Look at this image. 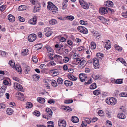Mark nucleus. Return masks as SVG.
I'll list each match as a JSON object with an SVG mask.
<instances>
[{"label": "nucleus", "instance_id": "nucleus-9", "mask_svg": "<svg viewBox=\"0 0 127 127\" xmlns=\"http://www.w3.org/2000/svg\"><path fill=\"white\" fill-rule=\"evenodd\" d=\"M36 38V35L35 34H32L29 35L28 37L29 41L30 42L34 41Z\"/></svg>", "mask_w": 127, "mask_h": 127}, {"label": "nucleus", "instance_id": "nucleus-31", "mask_svg": "<svg viewBox=\"0 0 127 127\" xmlns=\"http://www.w3.org/2000/svg\"><path fill=\"white\" fill-rule=\"evenodd\" d=\"M40 6H34L33 9V12H38L40 9Z\"/></svg>", "mask_w": 127, "mask_h": 127}, {"label": "nucleus", "instance_id": "nucleus-37", "mask_svg": "<svg viewBox=\"0 0 127 127\" xmlns=\"http://www.w3.org/2000/svg\"><path fill=\"white\" fill-rule=\"evenodd\" d=\"M9 64L10 65V66L13 68H15V64L13 61L12 60H10L9 62Z\"/></svg>", "mask_w": 127, "mask_h": 127}, {"label": "nucleus", "instance_id": "nucleus-11", "mask_svg": "<svg viewBox=\"0 0 127 127\" xmlns=\"http://www.w3.org/2000/svg\"><path fill=\"white\" fill-rule=\"evenodd\" d=\"M93 64L95 66V69L98 68L99 67V64L98 60L96 58H95L93 59Z\"/></svg>", "mask_w": 127, "mask_h": 127}, {"label": "nucleus", "instance_id": "nucleus-10", "mask_svg": "<svg viewBox=\"0 0 127 127\" xmlns=\"http://www.w3.org/2000/svg\"><path fill=\"white\" fill-rule=\"evenodd\" d=\"M79 76L81 82H83L85 81H87V77L86 74L83 73H81L79 75Z\"/></svg>", "mask_w": 127, "mask_h": 127}, {"label": "nucleus", "instance_id": "nucleus-61", "mask_svg": "<svg viewBox=\"0 0 127 127\" xmlns=\"http://www.w3.org/2000/svg\"><path fill=\"white\" fill-rule=\"evenodd\" d=\"M92 77L95 80H97L98 78H100L98 76V75H96L94 74L92 75Z\"/></svg>", "mask_w": 127, "mask_h": 127}, {"label": "nucleus", "instance_id": "nucleus-12", "mask_svg": "<svg viewBox=\"0 0 127 127\" xmlns=\"http://www.w3.org/2000/svg\"><path fill=\"white\" fill-rule=\"evenodd\" d=\"M104 44L105 45V47L106 49H109L111 47L110 42L109 40H105L104 41Z\"/></svg>", "mask_w": 127, "mask_h": 127}, {"label": "nucleus", "instance_id": "nucleus-22", "mask_svg": "<svg viewBox=\"0 0 127 127\" xmlns=\"http://www.w3.org/2000/svg\"><path fill=\"white\" fill-rule=\"evenodd\" d=\"M42 46L41 44H37L34 46V47L36 50H38L41 49Z\"/></svg>", "mask_w": 127, "mask_h": 127}, {"label": "nucleus", "instance_id": "nucleus-21", "mask_svg": "<svg viewBox=\"0 0 127 127\" xmlns=\"http://www.w3.org/2000/svg\"><path fill=\"white\" fill-rule=\"evenodd\" d=\"M64 83L65 86H70L72 85V83L68 80H65L64 81Z\"/></svg>", "mask_w": 127, "mask_h": 127}, {"label": "nucleus", "instance_id": "nucleus-17", "mask_svg": "<svg viewBox=\"0 0 127 127\" xmlns=\"http://www.w3.org/2000/svg\"><path fill=\"white\" fill-rule=\"evenodd\" d=\"M53 58V59H54L55 60L56 62H58L61 60L62 57L61 56L55 55L54 56Z\"/></svg>", "mask_w": 127, "mask_h": 127}, {"label": "nucleus", "instance_id": "nucleus-2", "mask_svg": "<svg viewBox=\"0 0 127 127\" xmlns=\"http://www.w3.org/2000/svg\"><path fill=\"white\" fill-rule=\"evenodd\" d=\"M46 48L47 50V55L48 56L51 60H53V54L54 52L53 49L50 46H46Z\"/></svg>", "mask_w": 127, "mask_h": 127}, {"label": "nucleus", "instance_id": "nucleus-5", "mask_svg": "<svg viewBox=\"0 0 127 127\" xmlns=\"http://www.w3.org/2000/svg\"><path fill=\"white\" fill-rule=\"evenodd\" d=\"M13 87L15 89L20 91H22L23 88L22 86L21 85L17 82L14 83Z\"/></svg>", "mask_w": 127, "mask_h": 127}, {"label": "nucleus", "instance_id": "nucleus-13", "mask_svg": "<svg viewBox=\"0 0 127 127\" xmlns=\"http://www.w3.org/2000/svg\"><path fill=\"white\" fill-rule=\"evenodd\" d=\"M58 125L60 127H65L66 126V122L64 120H60L58 121Z\"/></svg>", "mask_w": 127, "mask_h": 127}, {"label": "nucleus", "instance_id": "nucleus-51", "mask_svg": "<svg viewBox=\"0 0 127 127\" xmlns=\"http://www.w3.org/2000/svg\"><path fill=\"white\" fill-rule=\"evenodd\" d=\"M73 102V100L72 99H67L64 101V103L66 104L70 103H72Z\"/></svg>", "mask_w": 127, "mask_h": 127}, {"label": "nucleus", "instance_id": "nucleus-18", "mask_svg": "<svg viewBox=\"0 0 127 127\" xmlns=\"http://www.w3.org/2000/svg\"><path fill=\"white\" fill-rule=\"evenodd\" d=\"M50 72L52 74L53 76H56L59 74V72L57 69L51 70L50 71Z\"/></svg>", "mask_w": 127, "mask_h": 127}, {"label": "nucleus", "instance_id": "nucleus-47", "mask_svg": "<svg viewBox=\"0 0 127 127\" xmlns=\"http://www.w3.org/2000/svg\"><path fill=\"white\" fill-rule=\"evenodd\" d=\"M87 81H86L85 83L88 84H90L92 82V79L90 77H87Z\"/></svg>", "mask_w": 127, "mask_h": 127}, {"label": "nucleus", "instance_id": "nucleus-36", "mask_svg": "<svg viewBox=\"0 0 127 127\" xmlns=\"http://www.w3.org/2000/svg\"><path fill=\"white\" fill-rule=\"evenodd\" d=\"M8 115H11L13 112V110L10 108H8L6 111Z\"/></svg>", "mask_w": 127, "mask_h": 127}, {"label": "nucleus", "instance_id": "nucleus-59", "mask_svg": "<svg viewBox=\"0 0 127 127\" xmlns=\"http://www.w3.org/2000/svg\"><path fill=\"white\" fill-rule=\"evenodd\" d=\"M72 49V48L69 46H68L67 48V49H65L64 50V52L65 53H66L70 51Z\"/></svg>", "mask_w": 127, "mask_h": 127}, {"label": "nucleus", "instance_id": "nucleus-30", "mask_svg": "<svg viewBox=\"0 0 127 127\" xmlns=\"http://www.w3.org/2000/svg\"><path fill=\"white\" fill-rule=\"evenodd\" d=\"M37 101L39 102L41 104H43L45 102V99L44 98L39 97L38 98Z\"/></svg>", "mask_w": 127, "mask_h": 127}, {"label": "nucleus", "instance_id": "nucleus-41", "mask_svg": "<svg viewBox=\"0 0 127 127\" xmlns=\"http://www.w3.org/2000/svg\"><path fill=\"white\" fill-rule=\"evenodd\" d=\"M97 87L96 84L95 83H94L92 84L90 87V88L91 89H94Z\"/></svg>", "mask_w": 127, "mask_h": 127}, {"label": "nucleus", "instance_id": "nucleus-33", "mask_svg": "<svg viewBox=\"0 0 127 127\" xmlns=\"http://www.w3.org/2000/svg\"><path fill=\"white\" fill-rule=\"evenodd\" d=\"M96 56L100 60H102L103 58V54L101 53H98L96 54Z\"/></svg>", "mask_w": 127, "mask_h": 127}, {"label": "nucleus", "instance_id": "nucleus-1", "mask_svg": "<svg viewBox=\"0 0 127 127\" xmlns=\"http://www.w3.org/2000/svg\"><path fill=\"white\" fill-rule=\"evenodd\" d=\"M47 8L52 12L57 13L58 10L57 7L54 5L51 2H48Z\"/></svg>", "mask_w": 127, "mask_h": 127}, {"label": "nucleus", "instance_id": "nucleus-46", "mask_svg": "<svg viewBox=\"0 0 127 127\" xmlns=\"http://www.w3.org/2000/svg\"><path fill=\"white\" fill-rule=\"evenodd\" d=\"M93 35L94 36L99 37L100 36V34L98 33L97 31H94L93 32Z\"/></svg>", "mask_w": 127, "mask_h": 127}, {"label": "nucleus", "instance_id": "nucleus-8", "mask_svg": "<svg viewBox=\"0 0 127 127\" xmlns=\"http://www.w3.org/2000/svg\"><path fill=\"white\" fill-rule=\"evenodd\" d=\"M77 29L80 32L84 34H86L88 32L87 29L83 26H78Z\"/></svg>", "mask_w": 127, "mask_h": 127}, {"label": "nucleus", "instance_id": "nucleus-39", "mask_svg": "<svg viewBox=\"0 0 127 127\" xmlns=\"http://www.w3.org/2000/svg\"><path fill=\"white\" fill-rule=\"evenodd\" d=\"M51 85L54 87H56L57 86L56 82L54 80H52L51 82Z\"/></svg>", "mask_w": 127, "mask_h": 127}, {"label": "nucleus", "instance_id": "nucleus-53", "mask_svg": "<svg viewBox=\"0 0 127 127\" xmlns=\"http://www.w3.org/2000/svg\"><path fill=\"white\" fill-rule=\"evenodd\" d=\"M6 6L5 5H3L0 7V11H3L6 8Z\"/></svg>", "mask_w": 127, "mask_h": 127}, {"label": "nucleus", "instance_id": "nucleus-26", "mask_svg": "<svg viewBox=\"0 0 127 127\" xmlns=\"http://www.w3.org/2000/svg\"><path fill=\"white\" fill-rule=\"evenodd\" d=\"M71 121L74 123H77L78 122L79 120L77 117L74 116L72 117Z\"/></svg>", "mask_w": 127, "mask_h": 127}, {"label": "nucleus", "instance_id": "nucleus-29", "mask_svg": "<svg viewBox=\"0 0 127 127\" xmlns=\"http://www.w3.org/2000/svg\"><path fill=\"white\" fill-rule=\"evenodd\" d=\"M75 54H74L73 55V57L74 59V61L75 62H77L76 64H78L79 63L80 61L81 60V59H80L79 58H75L76 55H75Z\"/></svg>", "mask_w": 127, "mask_h": 127}, {"label": "nucleus", "instance_id": "nucleus-14", "mask_svg": "<svg viewBox=\"0 0 127 127\" xmlns=\"http://www.w3.org/2000/svg\"><path fill=\"white\" fill-rule=\"evenodd\" d=\"M79 63L78 65L80 67V68H83L87 64V62L85 60L83 59H81V60Z\"/></svg>", "mask_w": 127, "mask_h": 127}, {"label": "nucleus", "instance_id": "nucleus-6", "mask_svg": "<svg viewBox=\"0 0 127 127\" xmlns=\"http://www.w3.org/2000/svg\"><path fill=\"white\" fill-rule=\"evenodd\" d=\"M80 4L84 8L87 9L89 8L88 4L84 0H79Z\"/></svg>", "mask_w": 127, "mask_h": 127}, {"label": "nucleus", "instance_id": "nucleus-52", "mask_svg": "<svg viewBox=\"0 0 127 127\" xmlns=\"http://www.w3.org/2000/svg\"><path fill=\"white\" fill-rule=\"evenodd\" d=\"M57 81L58 84H61L63 83V81L61 77H59L57 79Z\"/></svg>", "mask_w": 127, "mask_h": 127}, {"label": "nucleus", "instance_id": "nucleus-64", "mask_svg": "<svg viewBox=\"0 0 127 127\" xmlns=\"http://www.w3.org/2000/svg\"><path fill=\"white\" fill-rule=\"evenodd\" d=\"M97 113L98 115L101 117L103 116V111L102 110H99Z\"/></svg>", "mask_w": 127, "mask_h": 127}, {"label": "nucleus", "instance_id": "nucleus-28", "mask_svg": "<svg viewBox=\"0 0 127 127\" xmlns=\"http://www.w3.org/2000/svg\"><path fill=\"white\" fill-rule=\"evenodd\" d=\"M114 47L116 49L119 51L121 52L122 50V48L116 44L115 45Z\"/></svg>", "mask_w": 127, "mask_h": 127}, {"label": "nucleus", "instance_id": "nucleus-27", "mask_svg": "<svg viewBox=\"0 0 127 127\" xmlns=\"http://www.w3.org/2000/svg\"><path fill=\"white\" fill-rule=\"evenodd\" d=\"M118 117L119 118L122 119H124L126 117L125 115L122 113H120L118 115Z\"/></svg>", "mask_w": 127, "mask_h": 127}, {"label": "nucleus", "instance_id": "nucleus-23", "mask_svg": "<svg viewBox=\"0 0 127 127\" xmlns=\"http://www.w3.org/2000/svg\"><path fill=\"white\" fill-rule=\"evenodd\" d=\"M27 6L25 5H22L19 6L18 8V10L19 11H23L26 9Z\"/></svg>", "mask_w": 127, "mask_h": 127}, {"label": "nucleus", "instance_id": "nucleus-19", "mask_svg": "<svg viewBox=\"0 0 127 127\" xmlns=\"http://www.w3.org/2000/svg\"><path fill=\"white\" fill-rule=\"evenodd\" d=\"M68 77L70 80L74 81H76L77 79L76 77L74 76L72 74L68 75Z\"/></svg>", "mask_w": 127, "mask_h": 127}, {"label": "nucleus", "instance_id": "nucleus-63", "mask_svg": "<svg viewBox=\"0 0 127 127\" xmlns=\"http://www.w3.org/2000/svg\"><path fill=\"white\" fill-rule=\"evenodd\" d=\"M33 114L37 116H39L40 115V112L37 111H34Z\"/></svg>", "mask_w": 127, "mask_h": 127}, {"label": "nucleus", "instance_id": "nucleus-38", "mask_svg": "<svg viewBox=\"0 0 127 127\" xmlns=\"http://www.w3.org/2000/svg\"><path fill=\"white\" fill-rule=\"evenodd\" d=\"M32 106V103L30 102H28L27 103L26 107L27 108H30Z\"/></svg>", "mask_w": 127, "mask_h": 127}, {"label": "nucleus", "instance_id": "nucleus-34", "mask_svg": "<svg viewBox=\"0 0 127 127\" xmlns=\"http://www.w3.org/2000/svg\"><path fill=\"white\" fill-rule=\"evenodd\" d=\"M15 95L18 98L22 97L23 95V94L22 93L19 92H17Z\"/></svg>", "mask_w": 127, "mask_h": 127}, {"label": "nucleus", "instance_id": "nucleus-16", "mask_svg": "<svg viewBox=\"0 0 127 127\" xmlns=\"http://www.w3.org/2000/svg\"><path fill=\"white\" fill-rule=\"evenodd\" d=\"M106 6L110 7H112L114 5L113 2L110 0H107L105 2Z\"/></svg>", "mask_w": 127, "mask_h": 127}, {"label": "nucleus", "instance_id": "nucleus-4", "mask_svg": "<svg viewBox=\"0 0 127 127\" xmlns=\"http://www.w3.org/2000/svg\"><path fill=\"white\" fill-rule=\"evenodd\" d=\"M105 101L106 103L107 104L111 105H114L117 103L116 99L113 97L107 98Z\"/></svg>", "mask_w": 127, "mask_h": 127}, {"label": "nucleus", "instance_id": "nucleus-3", "mask_svg": "<svg viewBox=\"0 0 127 127\" xmlns=\"http://www.w3.org/2000/svg\"><path fill=\"white\" fill-rule=\"evenodd\" d=\"M45 114L43 115V117L45 119H48L52 117L53 112L52 110L49 108H47L46 110Z\"/></svg>", "mask_w": 127, "mask_h": 127}, {"label": "nucleus", "instance_id": "nucleus-56", "mask_svg": "<svg viewBox=\"0 0 127 127\" xmlns=\"http://www.w3.org/2000/svg\"><path fill=\"white\" fill-rule=\"evenodd\" d=\"M67 43L71 47H73L74 46L73 42L70 40H69L67 41Z\"/></svg>", "mask_w": 127, "mask_h": 127}, {"label": "nucleus", "instance_id": "nucleus-24", "mask_svg": "<svg viewBox=\"0 0 127 127\" xmlns=\"http://www.w3.org/2000/svg\"><path fill=\"white\" fill-rule=\"evenodd\" d=\"M96 43L94 42H92L90 44V48L92 50L95 49L96 47Z\"/></svg>", "mask_w": 127, "mask_h": 127}, {"label": "nucleus", "instance_id": "nucleus-32", "mask_svg": "<svg viewBox=\"0 0 127 127\" xmlns=\"http://www.w3.org/2000/svg\"><path fill=\"white\" fill-rule=\"evenodd\" d=\"M123 80L122 79H118L115 81V83L118 84H121L123 83Z\"/></svg>", "mask_w": 127, "mask_h": 127}, {"label": "nucleus", "instance_id": "nucleus-48", "mask_svg": "<svg viewBox=\"0 0 127 127\" xmlns=\"http://www.w3.org/2000/svg\"><path fill=\"white\" fill-rule=\"evenodd\" d=\"M63 109L66 111L68 112L70 111L71 110V109L70 107L68 106L64 107V108Z\"/></svg>", "mask_w": 127, "mask_h": 127}, {"label": "nucleus", "instance_id": "nucleus-55", "mask_svg": "<svg viewBox=\"0 0 127 127\" xmlns=\"http://www.w3.org/2000/svg\"><path fill=\"white\" fill-rule=\"evenodd\" d=\"M93 93L95 95H97L100 94V92L99 90H96L94 91Z\"/></svg>", "mask_w": 127, "mask_h": 127}, {"label": "nucleus", "instance_id": "nucleus-62", "mask_svg": "<svg viewBox=\"0 0 127 127\" xmlns=\"http://www.w3.org/2000/svg\"><path fill=\"white\" fill-rule=\"evenodd\" d=\"M109 8L107 7H104V14L107 13L108 11H109Z\"/></svg>", "mask_w": 127, "mask_h": 127}, {"label": "nucleus", "instance_id": "nucleus-60", "mask_svg": "<svg viewBox=\"0 0 127 127\" xmlns=\"http://www.w3.org/2000/svg\"><path fill=\"white\" fill-rule=\"evenodd\" d=\"M62 5L63 6L62 7V9H65L66 7L67 6V4L66 2L65 3L64 2H63L62 3Z\"/></svg>", "mask_w": 127, "mask_h": 127}, {"label": "nucleus", "instance_id": "nucleus-45", "mask_svg": "<svg viewBox=\"0 0 127 127\" xmlns=\"http://www.w3.org/2000/svg\"><path fill=\"white\" fill-rule=\"evenodd\" d=\"M57 21L55 19H53L49 21L50 24L52 25L56 24L57 23Z\"/></svg>", "mask_w": 127, "mask_h": 127}, {"label": "nucleus", "instance_id": "nucleus-40", "mask_svg": "<svg viewBox=\"0 0 127 127\" xmlns=\"http://www.w3.org/2000/svg\"><path fill=\"white\" fill-rule=\"evenodd\" d=\"M47 127H54L53 124V122L52 121L48 122L47 123Z\"/></svg>", "mask_w": 127, "mask_h": 127}, {"label": "nucleus", "instance_id": "nucleus-35", "mask_svg": "<svg viewBox=\"0 0 127 127\" xmlns=\"http://www.w3.org/2000/svg\"><path fill=\"white\" fill-rule=\"evenodd\" d=\"M119 61L120 62L124 64V65L126 66V63L125 61L122 58H118L116 61Z\"/></svg>", "mask_w": 127, "mask_h": 127}, {"label": "nucleus", "instance_id": "nucleus-42", "mask_svg": "<svg viewBox=\"0 0 127 127\" xmlns=\"http://www.w3.org/2000/svg\"><path fill=\"white\" fill-rule=\"evenodd\" d=\"M16 70L19 72L21 73L22 71L21 68L19 65L15 66Z\"/></svg>", "mask_w": 127, "mask_h": 127}, {"label": "nucleus", "instance_id": "nucleus-57", "mask_svg": "<svg viewBox=\"0 0 127 127\" xmlns=\"http://www.w3.org/2000/svg\"><path fill=\"white\" fill-rule=\"evenodd\" d=\"M64 62L65 63L68 62L69 60V58L67 57H64L63 59Z\"/></svg>", "mask_w": 127, "mask_h": 127}, {"label": "nucleus", "instance_id": "nucleus-49", "mask_svg": "<svg viewBox=\"0 0 127 127\" xmlns=\"http://www.w3.org/2000/svg\"><path fill=\"white\" fill-rule=\"evenodd\" d=\"M29 51L28 49H24L22 52V54L25 55H27L29 54Z\"/></svg>", "mask_w": 127, "mask_h": 127}, {"label": "nucleus", "instance_id": "nucleus-44", "mask_svg": "<svg viewBox=\"0 0 127 127\" xmlns=\"http://www.w3.org/2000/svg\"><path fill=\"white\" fill-rule=\"evenodd\" d=\"M106 125L108 127H111L112 125L111 122L109 120H107L106 121Z\"/></svg>", "mask_w": 127, "mask_h": 127}, {"label": "nucleus", "instance_id": "nucleus-54", "mask_svg": "<svg viewBox=\"0 0 127 127\" xmlns=\"http://www.w3.org/2000/svg\"><path fill=\"white\" fill-rule=\"evenodd\" d=\"M120 96L123 97H127V94L125 92H123L119 94Z\"/></svg>", "mask_w": 127, "mask_h": 127}, {"label": "nucleus", "instance_id": "nucleus-7", "mask_svg": "<svg viewBox=\"0 0 127 127\" xmlns=\"http://www.w3.org/2000/svg\"><path fill=\"white\" fill-rule=\"evenodd\" d=\"M22 64L24 68V72L25 73L28 74V72L30 70L31 68L30 66H28L24 63H22Z\"/></svg>", "mask_w": 127, "mask_h": 127}, {"label": "nucleus", "instance_id": "nucleus-15", "mask_svg": "<svg viewBox=\"0 0 127 127\" xmlns=\"http://www.w3.org/2000/svg\"><path fill=\"white\" fill-rule=\"evenodd\" d=\"M37 19L35 18H33L29 20L28 22V23L31 25H34L36 24Z\"/></svg>", "mask_w": 127, "mask_h": 127}, {"label": "nucleus", "instance_id": "nucleus-20", "mask_svg": "<svg viewBox=\"0 0 127 127\" xmlns=\"http://www.w3.org/2000/svg\"><path fill=\"white\" fill-rule=\"evenodd\" d=\"M44 32H46L45 33V35L47 37H49L50 36L52 33V32L50 30H47L46 29H44Z\"/></svg>", "mask_w": 127, "mask_h": 127}, {"label": "nucleus", "instance_id": "nucleus-25", "mask_svg": "<svg viewBox=\"0 0 127 127\" xmlns=\"http://www.w3.org/2000/svg\"><path fill=\"white\" fill-rule=\"evenodd\" d=\"M8 19L10 21H14L15 20L14 17L11 14L8 15Z\"/></svg>", "mask_w": 127, "mask_h": 127}, {"label": "nucleus", "instance_id": "nucleus-50", "mask_svg": "<svg viewBox=\"0 0 127 127\" xmlns=\"http://www.w3.org/2000/svg\"><path fill=\"white\" fill-rule=\"evenodd\" d=\"M6 52L0 50V56L4 57L6 55Z\"/></svg>", "mask_w": 127, "mask_h": 127}, {"label": "nucleus", "instance_id": "nucleus-58", "mask_svg": "<svg viewBox=\"0 0 127 127\" xmlns=\"http://www.w3.org/2000/svg\"><path fill=\"white\" fill-rule=\"evenodd\" d=\"M32 77L33 79L35 80H38L39 78V76L37 74H35L33 75Z\"/></svg>", "mask_w": 127, "mask_h": 127}, {"label": "nucleus", "instance_id": "nucleus-43", "mask_svg": "<svg viewBox=\"0 0 127 127\" xmlns=\"http://www.w3.org/2000/svg\"><path fill=\"white\" fill-rule=\"evenodd\" d=\"M6 86L5 85H3L1 86L0 88V91L5 93V91L6 89Z\"/></svg>", "mask_w": 127, "mask_h": 127}]
</instances>
